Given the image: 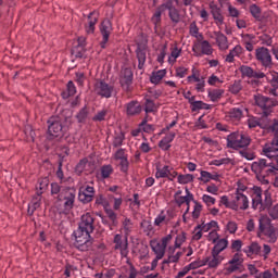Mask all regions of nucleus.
<instances>
[{"label": "nucleus", "mask_w": 278, "mask_h": 278, "mask_svg": "<svg viewBox=\"0 0 278 278\" xmlns=\"http://www.w3.org/2000/svg\"><path fill=\"white\" fill-rule=\"evenodd\" d=\"M244 253L248 255V257H251V255H262V247L257 242H252L247 247Z\"/></svg>", "instance_id": "obj_26"}, {"label": "nucleus", "mask_w": 278, "mask_h": 278, "mask_svg": "<svg viewBox=\"0 0 278 278\" xmlns=\"http://www.w3.org/2000/svg\"><path fill=\"white\" fill-rule=\"evenodd\" d=\"M114 173V168H112V165H104L101 167V175L103 179H108L110 175Z\"/></svg>", "instance_id": "obj_53"}, {"label": "nucleus", "mask_w": 278, "mask_h": 278, "mask_svg": "<svg viewBox=\"0 0 278 278\" xmlns=\"http://www.w3.org/2000/svg\"><path fill=\"white\" fill-rule=\"evenodd\" d=\"M255 58L264 68H270L273 66V55L270 50L266 47H260L255 50Z\"/></svg>", "instance_id": "obj_10"}, {"label": "nucleus", "mask_w": 278, "mask_h": 278, "mask_svg": "<svg viewBox=\"0 0 278 278\" xmlns=\"http://www.w3.org/2000/svg\"><path fill=\"white\" fill-rule=\"evenodd\" d=\"M270 85L273 86V89L269 90L270 94H274V97H277V90H278V73L271 74Z\"/></svg>", "instance_id": "obj_38"}, {"label": "nucleus", "mask_w": 278, "mask_h": 278, "mask_svg": "<svg viewBox=\"0 0 278 278\" xmlns=\"http://www.w3.org/2000/svg\"><path fill=\"white\" fill-rule=\"evenodd\" d=\"M76 118L78 119V123H84V121L88 118V109L83 108L77 114Z\"/></svg>", "instance_id": "obj_58"}, {"label": "nucleus", "mask_w": 278, "mask_h": 278, "mask_svg": "<svg viewBox=\"0 0 278 278\" xmlns=\"http://www.w3.org/2000/svg\"><path fill=\"white\" fill-rule=\"evenodd\" d=\"M202 227L201 225H198L194 229V232H193V239L194 240H201V238H203V232H202Z\"/></svg>", "instance_id": "obj_64"}, {"label": "nucleus", "mask_w": 278, "mask_h": 278, "mask_svg": "<svg viewBox=\"0 0 278 278\" xmlns=\"http://www.w3.org/2000/svg\"><path fill=\"white\" fill-rule=\"evenodd\" d=\"M250 14H252L253 18L256 21H262V9H260V7L256 4L250 5Z\"/></svg>", "instance_id": "obj_40"}, {"label": "nucleus", "mask_w": 278, "mask_h": 278, "mask_svg": "<svg viewBox=\"0 0 278 278\" xmlns=\"http://www.w3.org/2000/svg\"><path fill=\"white\" fill-rule=\"evenodd\" d=\"M244 49L242 48V46L237 45L232 50H230V52L227 54L226 56V62H233L235 58H240V55H242Z\"/></svg>", "instance_id": "obj_27"}, {"label": "nucleus", "mask_w": 278, "mask_h": 278, "mask_svg": "<svg viewBox=\"0 0 278 278\" xmlns=\"http://www.w3.org/2000/svg\"><path fill=\"white\" fill-rule=\"evenodd\" d=\"M258 127L276 136V141L278 142V118L270 119L268 115L263 113V116L258 118Z\"/></svg>", "instance_id": "obj_7"}, {"label": "nucleus", "mask_w": 278, "mask_h": 278, "mask_svg": "<svg viewBox=\"0 0 278 278\" xmlns=\"http://www.w3.org/2000/svg\"><path fill=\"white\" fill-rule=\"evenodd\" d=\"M155 110H157V105H155V102H153L150 99L146 100V108H144V112L147 114L151 113V112H155Z\"/></svg>", "instance_id": "obj_52"}, {"label": "nucleus", "mask_w": 278, "mask_h": 278, "mask_svg": "<svg viewBox=\"0 0 278 278\" xmlns=\"http://www.w3.org/2000/svg\"><path fill=\"white\" fill-rule=\"evenodd\" d=\"M215 37H216L217 47L222 51H227V49H229V41L227 40V36H225V34L220 31H217L215 33Z\"/></svg>", "instance_id": "obj_25"}, {"label": "nucleus", "mask_w": 278, "mask_h": 278, "mask_svg": "<svg viewBox=\"0 0 278 278\" xmlns=\"http://www.w3.org/2000/svg\"><path fill=\"white\" fill-rule=\"evenodd\" d=\"M223 94H225V90H223V89H214L208 92V97H210L211 101H213V102L218 101V99H220L223 97Z\"/></svg>", "instance_id": "obj_41"}, {"label": "nucleus", "mask_w": 278, "mask_h": 278, "mask_svg": "<svg viewBox=\"0 0 278 278\" xmlns=\"http://www.w3.org/2000/svg\"><path fill=\"white\" fill-rule=\"evenodd\" d=\"M240 90H242V81L241 80H235V83L232 85H230V87H229V92H231V94H238V92H240Z\"/></svg>", "instance_id": "obj_46"}, {"label": "nucleus", "mask_w": 278, "mask_h": 278, "mask_svg": "<svg viewBox=\"0 0 278 278\" xmlns=\"http://www.w3.org/2000/svg\"><path fill=\"white\" fill-rule=\"evenodd\" d=\"M164 77H166V70H161L152 73V75L150 76V81L151 84L157 85L161 79H164Z\"/></svg>", "instance_id": "obj_31"}, {"label": "nucleus", "mask_w": 278, "mask_h": 278, "mask_svg": "<svg viewBox=\"0 0 278 278\" xmlns=\"http://www.w3.org/2000/svg\"><path fill=\"white\" fill-rule=\"evenodd\" d=\"M91 232H84L81 230H76L75 236V247L78 251H91L92 244H94V239L90 238Z\"/></svg>", "instance_id": "obj_6"}, {"label": "nucleus", "mask_w": 278, "mask_h": 278, "mask_svg": "<svg viewBox=\"0 0 278 278\" xmlns=\"http://www.w3.org/2000/svg\"><path fill=\"white\" fill-rule=\"evenodd\" d=\"M134 81V72H131V68L126 67L121 71L119 75V84L123 88V90L129 91V86Z\"/></svg>", "instance_id": "obj_16"}, {"label": "nucleus", "mask_w": 278, "mask_h": 278, "mask_svg": "<svg viewBox=\"0 0 278 278\" xmlns=\"http://www.w3.org/2000/svg\"><path fill=\"white\" fill-rule=\"evenodd\" d=\"M228 244H229V241H227V239H219L217 243L214 245V248L212 249V251L213 253H217L218 255H220V253H223V251L227 249Z\"/></svg>", "instance_id": "obj_28"}, {"label": "nucleus", "mask_w": 278, "mask_h": 278, "mask_svg": "<svg viewBox=\"0 0 278 278\" xmlns=\"http://www.w3.org/2000/svg\"><path fill=\"white\" fill-rule=\"evenodd\" d=\"M231 249H232V251H237V252L242 251V240H240V239L232 240Z\"/></svg>", "instance_id": "obj_60"}, {"label": "nucleus", "mask_w": 278, "mask_h": 278, "mask_svg": "<svg viewBox=\"0 0 278 278\" xmlns=\"http://www.w3.org/2000/svg\"><path fill=\"white\" fill-rule=\"evenodd\" d=\"M119 166H121V170L122 173H127V170H129V161L126 159H122L119 161Z\"/></svg>", "instance_id": "obj_62"}, {"label": "nucleus", "mask_w": 278, "mask_h": 278, "mask_svg": "<svg viewBox=\"0 0 278 278\" xmlns=\"http://www.w3.org/2000/svg\"><path fill=\"white\" fill-rule=\"evenodd\" d=\"M249 129H255V127H260V118L255 116H250L247 121Z\"/></svg>", "instance_id": "obj_54"}, {"label": "nucleus", "mask_w": 278, "mask_h": 278, "mask_svg": "<svg viewBox=\"0 0 278 278\" xmlns=\"http://www.w3.org/2000/svg\"><path fill=\"white\" fill-rule=\"evenodd\" d=\"M201 50L204 55H212V45H210V41L207 40L202 41Z\"/></svg>", "instance_id": "obj_50"}, {"label": "nucleus", "mask_w": 278, "mask_h": 278, "mask_svg": "<svg viewBox=\"0 0 278 278\" xmlns=\"http://www.w3.org/2000/svg\"><path fill=\"white\" fill-rule=\"evenodd\" d=\"M210 10L216 25H218V27L224 25L225 16L223 15V10H220V8H218V5L214 2H210Z\"/></svg>", "instance_id": "obj_19"}, {"label": "nucleus", "mask_w": 278, "mask_h": 278, "mask_svg": "<svg viewBox=\"0 0 278 278\" xmlns=\"http://www.w3.org/2000/svg\"><path fill=\"white\" fill-rule=\"evenodd\" d=\"M122 229H124V233L126 237L129 236V233L134 231V223L131 222V219L126 217L122 223Z\"/></svg>", "instance_id": "obj_34"}, {"label": "nucleus", "mask_w": 278, "mask_h": 278, "mask_svg": "<svg viewBox=\"0 0 278 278\" xmlns=\"http://www.w3.org/2000/svg\"><path fill=\"white\" fill-rule=\"evenodd\" d=\"M168 16H169L172 23L177 24L181 21V13H179V11L176 7L168 12Z\"/></svg>", "instance_id": "obj_39"}, {"label": "nucleus", "mask_w": 278, "mask_h": 278, "mask_svg": "<svg viewBox=\"0 0 278 278\" xmlns=\"http://www.w3.org/2000/svg\"><path fill=\"white\" fill-rule=\"evenodd\" d=\"M88 166H92V163H90L88 161V159L80 160L75 168L77 175H81V173H84V170H88Z\"/></svg>", "instance_id": "obj_32"}, {"label": "nucleus", "mask_w": 278, "mask_h": 278, "mask_svg": "<svg viewBox=\"0 0 278 278\" xmlns=\"http://www.w3.org/2000/svg\"><path fill=\"white\" fill-rule=\"evenodd\" d=\"M94 92L99 97L110 99L114 94V86L105 83L104 80H97L94 84Z\"/></svg>", "instance_id": "obj_12"}, {"label": "nucleus", "mask_w": 278, "mask_h": 278, "mask_svg": "<svg viewBox=\"0 0 278 278\" xmlns=\"http://www.w3.org/2000/svg\"><path fill=\"white\" fill-rule=\"evenodd\" d=\"M229 266L226 268V273L231 275V273H236L237 270H242V263H228Z\"/></svg>", "instance_id": "obj_47"}, {"label": "nucleus", "mask_w": 278, "mask_h": 278, "mask_svg": "<svg viewBox=\"0 0 278 278\" xmlns=\"http://www.w3.org/2000/svg\"><path fill=\"white\" fill-rule=\"evenodd\" d=\"M184 242H186V232L177 235L174 249H179Z\"/></svg>", "instance_id": "obj_56"}, {"label": "nucleus", "mask_w": 278, "mask_h": 278, "mask_svg": "<svg viewBox=\"0 0 278 278\" xmlns=\"http://www.w3.org/2000/svg\"><path fill=\"white\" fill-rule=\"evenodd\" d=\"M226 228L229 233H236L238 231V224L236 222H228Z\"/></svg>", "instance_id": "obj_63"}, {"label": "nucleus", "mask_w": 278, "mask_h": 278, "mask_svg": "<svg viewBox=\"0 0 278 278\" xmlns=\"http://www.w3.org/2000/svg\"><path fill=\"white\" fill-rule=\"evenodd\" d=\"M192 112H197V110H210V104L204 103L203 101L193 100L191 103Z\"/></svg>", "instance_id": "obj_37"}, {"label": "nucleus", "mask_w": 278, "mask_h": 278, "mask_svg": "<svg viewBox=\"0 0 278 278\" xmlns=\"http://www.w3.org/2000/svg\"><path fill=\"white\" fill-rule=\"evenodd\" d=\"M66 187L60 186L58 182L51 184V197H54L58 200L59 194H62V189Z\"/></svg>", "instance_id": "obj_42"}, {"label": "nucleus", "mask_w": 278, "mask_h": 278, "mask_svg": "<svg viewBox=\"0 0 278 278\" xmlns=\"http://www.w3.org/2000/svg\"><path fill=\"white\" fill-rule=\"evenodd\" d=\"M189 34L197 38V40H203V35L199 34V26H197V22H192L189 26Z\"/></svg>", "instance_id": "obj_33"}, {"label": "nucleus", "mask_w": 278, "mask_h": 278, "mask_svg": "<svg viewBox=\"0 0 278 278\" xmlns=\"http://www.w3.org/2000/svg\"><path fill=\"white\" fill-rule=\"evenodd\" d=\"M257 236H264L270 244H275L278 240V228L273 225L270 218L263 216L258 219Z\"/></svg>", "instance_id": "obj_2"}, {"label": "nucleus", "mask_w": 278, "mask_h": 278, "mask_svg": "<svg viewBox=\"0 0 278 278\" xmlns=\"http://www.w3.org/2000/svg\"><path fill=\"white\" fill-rule=\"evenodd\" d=\"M153 251L156 255V260H162V257H164L165 253H166V249L161 245L160 243H157L154 248Z\"/></svg>", "instance_id": "obj_44"}, {"label": "nucleus", "mask_w": 278, "mask_h": 278, "mask_svg": "<svg viewBox=\"0 0 278 278\" xmlns=\"http://www.w3.org/2000/svg\"><path fill=\"white\" fill-rule=\"evenodd\" d=\"M140 112H142V105H140V102L131 101L126 104V114L128 116H137V114H140Z\"/></svg>", "instance_id": "obj_24"}, {"label": "nucleus", "mask_w": 278, "mask_h": 278, "mask_svg": "<svg viewBox=\"0 0 278 278\" xmlns=\"http://www.w3.org/2000/svg\"><path fill=\"white\" fill-rule=\"evenodd\" d=\"M96 217L92 213H86L80 217L77 231L92 233L94 231Z\"/></svg>", "instance_id": "obj_11"}, {"label": "nucleus", "mask_w": 278, "mask_h": 278, "mask_svg": "<svg viewBox=\"0 0 278 278\" xmlns=\"http://www.w3.org/2000/svg\"><path fill=\"white\" fill-rule=\"evenodd\" d=\"M99 23V13L91 12L88 15V23L85 25V29L87 34H92L94 31V25Z\"/></svg>", "instance_id": "obj_22"}, {"label": "nucleus", "mask_w": 278, "mask_h": 278, "mask_svg": "<svg viewBox=\"0 0 278 278\" xmlns=\"http://www.w3.org/2000/svg\"><path fill=\"white\" fill-rule=\"evenodd\" d=\"M168 175H170V167L168 165L164 166L163 168L156 167V179L166 178Z\"/></svg>", "instance_id": "obj_35"}, {"label": "nucleus", "mask_w": 278, "mask_h": 278, "mask_svg": "<svg viewBox=\"0 0 278 278\" xmlns=\"http://www.w3.org/2000/svg\"><path fill=\"white\" fill-rule=\"evenodd\" d=\"M229 116H230V118H233L235 121H240V118H242V116H243L242 110L235 108V109L230 110Z\"/></svg>", "instance_id": "obj_51"}, {"label": "nucleus", "mask_w": 278, "mask_h": 278, "mask_svg": "<svg viewBox=\"0 0 278 278\" xmlns=\"http://www.w3.org/2000/svg\"><path fill=\"white\" fill-rule=\"evenodd\" d=\"M175 3L177 5V3H179V0H166L163 4L156 8V11L152 16V23L153 25H155V27H157L160 23H162V13L166 12V10H168V12H172V10H174L175 8Z\"/></svg>", "instance_id": "obj_8"}, {"label": "nucleus", "mask_w": 278, "mask_h": 278, "mask_svg": "<svg viewBox=\"0 0 278 278\" xmlns=\"http://www.w3.org/2000/svg\"><path fill=\"white\" fill-rule=\"evenodd\" d=\"M106 115H108V110H102V111L98 112V113L93 116L92 121H99V122L105 121V116H106Z\"/></svg>", "instance_id": "obj_61"}, {"label": "nucleus", "mask_w": 278, "mask_h": 278, "mask_svg": "<svg viewBox=\"0 0 278 278\" xmlns=\"http://www.w3.org/2000/svg\"><path fill=\"white\" fill-rule=\"evenodd\" d=\"M251 144V137L244 132H232L227 137L228 149H244Z\"/></svg>", "instance_id": "obj_5"}, {"label": "nucleus", "mask_w": 278, "mask_h": 278, "mask_svg": "<svg viewBox=\"0 0 278 278\" xmlns=\"http://www.w3.org/2000/svg\"><path fill=\"white\" fill-rule=\"evenodd\" d=\"M231 210L236 212L238 210H249V199L240 190L235 193V199L231 201Z\"/></svg>", "instance_id": "obj_15"}, {"label": "nucleus", "mask_w": 278, "mask_h": 278, "mask_svg": "<svg viewBox=\"0 0 278 278\" xmlns=\"http://www.w3.org/2000/svg\"><path fill=\"white\" fill-rule=\"evenodd\" d=\"M141 229L149 236L153 231V224L150 220L143 219L140 224Z\"/></svg>", "instance_id": "obj_48"}, {"label": "nucleus", "mask_w": 278, "mask_h": 278, "mask_svg": "<svg viewBox=\"0 0 278 278\" xmlns=\"http://www.w3.org/2000/svg\"><path fill=\"white\" fill-rule=\"evenodd\" d=\"M100 31L103 38L101 47L102 49H105V45L108 43V40H110V34H112V22L110 20H104L101 23Z\"/></svg>", "instance_id": "obj_17"}, {"label": "nucleus", "mask_w": 278, "mask_h": 278, "mask_svg": "<svg viewBox=\"0 0 278 278\" xmlns=\"http://www.w3.org/2000/svg\"><path fill=\"white\" fill-rule=\"evenodd\" d=\"M188 75V68L180 66L176 68V77H179L180 79H184Z\"/></svg>", "instance_id": "obj_59"}, {"label": "nucleus", "mask_w": 278, "mask_h": 278, "mask_svg": "<svg viewBox=\"0 0 278 278\" xmlns=\"http://www.w3.org/2000/svg\"><path fill=\"white\" fill-rule=\"evenodd\" d=\"M136 55L138 60V68L142 71L144 68V63L147 62V43H138Z\"/></svg>", "instance_id": "obj_20"}, {"label": "nucleus", "mask_w": 278, "mask_h": 278, "mask_svg": "<svg viewBox=\"0 0 278 278\" xmlns=\"http://www.w3.org/2000/svg\"><path fill=\"white\" fill-rule=\"evenodd\" d=\"M273 140L270 144H265L263 148V153L266 155V157L270 159L273 155H276L278 152V141L276 139V135H273Z\"/></svg>", "instance_id": "obj_21"}, {"label": "nucleus", "mask_w": 278, "mask_h": 278, "mask_svg": "<svg viewBox=\"0 0 278 278\" xmlns=\"http://www.w3.org/2000/svg\"><path fill=\"white\" fill-rule=\"evenodd\" d=\"M66 118L64 117H50L48 119V134L51 138H62L66 134Z\"/></svg>", "instance_id": "obj_3"}, {"label": "nucleus", "mask_w": 278, "mask_h": 278, "mask_svg": "<svg viewBox=\"0 0 278 278\" xmlns=\"http://www.w3.org/2000/svg\"><path fill=\"white\" fill-rule=\"evenodd\" d=\"M94 199V187L87 186L81 188L78 193V200L81 203H90Z\"/></svg>", "instance_id": "obj_18"}, {"label": "nucleus", "mask_w": 278, "mask_h": 278, "mask_svg": "<svg viewBox=\"0 0 278 278\" xmlns=\"http://www.w3.org/2000/svg\"><path fill=\"white\" fill-rule=\"evenodd\" d=\"M223 260H225L223 255L212 251L211 256H207V261H206L208 262V268H218V266L223 264Z\"/></svg>", "instance_id": "obj_23"}, {"label": "nucleus", "mask_w": 278, "mask_h": 278, "mask_svg": "<svg viewBox=\"0 0 278 278\" xmlns=\"http://www.w3.org/2000/svg\"><path fill=\"white\" fill-rule=\"evenodd\" d=\"M114 251H119L122 257H127L129 255V241L127 240V237L123 238L121 235L114 236Z\"/></svg>", "instance_id": "obj_14"}, {"label": "nucleus", "mask_w": 278, "mask_h": 278, "mask_svg": "<svg viewBox=\"0 0 278 278\" xmlns=\"http://www.w3.org/2000/svg\"><path fill=\"white\" fill-rule=\"evenodd\" d=\"M252 172L256 175L257 178L268 177L271 173H275L278 168L275 167L274 163L266 160L261 159L252 163L251 165Z\"/></svg>", "instance_id": "obj_4"}, {"label": "nucleus", "mask_w": 278, "mask_h": 278, "mask_svg": "<svg viewBox=\"0 0 278 278\" xmlns=\"http://www.w3.org/2000/svg\"><path fill=\"white\" fill-rule=\"evenodd\" d=\"M191 181H194V176L191 174L186 175H179L178 176V184H191Z\"/></svg>", "instance_id": "obj_49"}, {"label": "nucleus", "mask_w": 278, "mask_h": 278, "mask_svg": "<svg viewBox=\"0 0 278 278\" xmlns=\"http://www.w3.org/2000/svg\"><path fill=\"white\" fill-rule=\"evenodd\" d=\"M255 104L263 110V114L268 116L270 114V109L275 108L277 105V102L275 100L264 97L262 94L254 96Z\"/></svg>", "instance_id": "obj_13"}, {"label": "nucleus", "mask_w": 278, "mask_h": 278, "mask_svg": "<svg viewBox=\"0 0 278 278\" xmlns=\"http://www.w3.org/2000/svg\"><path fill=\"white\" fill-rule=\"evenodd\" d=\"M40 195H36L33 198V201L28 205V214L33 216L34 212L40 207Z\"/></svg>", "instance_id": "obj_30"}, {"label": "nucleus", "mask_w": 278, "mask_h": 278, "mask_svg": "<svg viewBox=\"0 0 278 278\" xmlns=\"http://www.w3.org/2000/svg\"><path fill=\"white\" fill-rule=\"evenodd\" d=\"M75 194L76 191L74 188H63L61 193L58 197V201H65L64 202V210L70 212V210H73L75 205Z\"/></svg>", "instance_id": "obj_9"}, {"label": "nucleus", "mask_w": 278, "mask_h": 278, "mask_svg": "<svg viewBox=\"0 0 278 278\" xmlns=\"http://www.w3.org/2000/svg\"><path fill=\"white\" fill-rule=\"evenodd\" d=\"M252 207L253 210H258V212L269 210V216L274 220H277L278 218V204L273 206V197L270 195V192H268V190L263 191L262 187L254 186L252 188Z\"/></svg>", "instance_id": "obj_1"}, {"label": "nucleus", "mask_w": 278, "mask_h": 278, "mask_svg": "<svg viewBox=\"0 0 278 278\" xmlns=\"http://www.w3.org/2000/svg\"><path fill=\"white\" fill-rule=\"evenodd\" d=\"M242 77H249L251 79L252 75H253V67L249 66V65H242L239 68Z\"/></svg>", "instance_id": "obj_45"}, {"label": "nucleus", "mask_w": 278, "mask_h": 278, "mask_svg": "<svg viewBox=\"0 0 278 278\" xmlns=\"http://www.w3.org/2000/svg\"><path fill=\"white\" fill-rule=\"evenodd\" d=\"M49 188V179L43 178L39 180V185L37 186V195L40 197L45 193V191Z\"/></svg>", "instance_id": "obj_36"}, {"label": "nucleus", "mask_w": 278, "mask_h": 278, "mask_svg": "<svg viewBox=\"0 0 278 278\" xmlns=\"http://www.w3.org/2000/svg\"><path fill=\"white\" fill-rule=\"evenodd\" d=\"M106 212V216H108V218L111 220V223H112V226L113 227H116V225H118V217H117V215L114 213V211H112V210H106L105 211Z\"/></svg>", "instance_id": "obj_55"}, {"label": "nucleus", "mask_w": 278, "mask_h": 278, "mask_svg": "<svg viewBox=\"0 0 278 278\" xmlns=\"http://www.w3.org/2000/svg\"><path fill=\"white\" fill-rule=\"evenodd\" d=\"M193 203L194 207L192 212V218L197 220L199 216H201V212H203V205H201V203H199L197 200H193Z\"/></svg>", "instance_id": "obj_43"}, {"label": "nucleus", "mask_w": 278, "mask_h": 278, "mask_svg": "<svg viewBox=\"0 0 278 278\" xmlns=\"http://www.w3.org/2000/svg\"><path fill=\"white\" fill-rule=\"evenodd\" d=\"M175 249L176 248H174V247L168 248V261L167 262H170L172 264L179 262V258L175 255Z\"/></svg>", "instance_id": "obj_57"}, {"label": "nucleus", "mask_w": 278, "mask_h": 278, "mask_svg": "<svg viewBox=\"0 0 278 278\" xmlns=\"http://www.w3.org/2000/svg\"><path fill=\"white\" fill-rule=\"evenodd\" d=\"M202 231H210V229H213V231L210 232V236H218V233H216V229H218V223L212 220L208 224H202Z\"/></svg>", "instance_id": "obj_29"}]
</instances>
